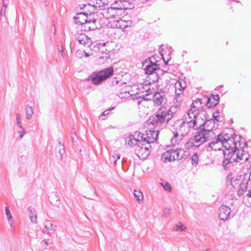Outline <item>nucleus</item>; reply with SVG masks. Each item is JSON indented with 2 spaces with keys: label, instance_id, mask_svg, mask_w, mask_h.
Listing matches in <instances>:
<instances>
[{
  "label": "nucleus",
  "instance_id": "f8f14e48",
  "mask_svg": "<svg viewBox=\"0 0 251 251\" xmlns=\"http://www.w3.org/2000/svg\"><path fill=\"white\" fill-rule=\"evenodd\" d=\"M75 38L78 41L79 44L84 45L85 47H90L92 44V41L87 35L83 33H77L75 35Z\"/></svg>",
  "mask_w": 251,
  "mask_h": 251
},
{
  "label": "nucleus",
  "instance_id": "a19ab883",
  "mask_svg": "<svg viewBox=\"0 0 251 251\" xmlns=\"http://www.w3.org/2000/svg\"><path fill=\"white\" fill-rule=\"evenodd\" d=\"M125 21L124 20H118L117 22L116 26L117 28H125L128 26L127 25H125Z\"/></svg>",
  "mask_w": 251,
  "mask_h": 251
},
{
  "label": "nucleus",
  "instance_id": "13d9d810",
  "mask_svg": "<svg viewBox=\"0 0 251 251\" xmlns=\"http://www.w3.org/2000/svg\"><path fill=\"white\" fill-rule=\"evenodd\" d=\"M140 91H142V89H143L142 90V92H144V91L146 92V89H148V88H147V87H146V85H145L144 86H143L142 88H140Z\"/></svg>",
  "mask_w": 251,
  "mask_h": 251
},
{
  "label": "nucleus",
  "instance_id": "bb28decb",
  "mask_svg": "<svg viewBox=\"0 0 251 251\" xmlns=\"http://www.w3.org/2000/svg\"><path fill=\"white\" fill-rule=\"evenodd\" d=\"M146 87L148 88V89H146V94L145 95H143V99L145 100H151V98H149V96L152 94L153 92L152 90L150 89V86L148 85H146Z\"/></svg>",
  "mask_w": 251,
  "mask_h": 251
},
{
  "label": "nucleus",
  "instance_id": "9b49d317",
  "mask_svg": "<svg viewBox=\"0 0 251 251\" xmlns=\"http://www.w3.org/2000/svg\"><path fill=\"white\" fill-rule=\"evenodd\" d=\"M202 103L201 100L199 99H197L193 102L190 109L187 112V115L190 116V118H192L191 115H194L195 112L203 110V107L202 106Z\"/></svg>",
  "mask_w": 251,
  "mask_h": 251
},
{
  "label": "nucleus",
  "instance_id": "39448f33",
  "mask_svg": "<svg viewBox=\"0 0 251 251\" xmlns=\"http://www.w3.org/2000/svg\"><path fill=\"white\" fill-rule=\"evenodd\" d=\"M182 150L180 149L168 150L162 155L161 159L164 162H172L176 160H180L183 156L180 154Z\"/></svg>",
  "mask_w": 251,
  "mask_h": 251
},
{
  "label": "nucleus",
  "instance_id": "393cba45",
  "mask_svg": "<svg viewBox=\"0 0 251 251\" xmlns=\"http://www.w3.org/2000/svg\"><path fill=\"white\" fill-rule=\"evenodd\" d=\"M178 91L176 90L175 94L176 97L174 99V101H176V105L174 106L175 108L177 107H179L180 106V103L182 100V97L183 96V92H180V93H178Z\"/></svg>",
  "mask_w": 251,
  "mask_h": 251
},
{
  "label": "nucleus",
  "instance_id": "58836bf2",
  "mask_svg": "<svg viewBox=\"0 0 251 251\" xmlns=\"http://www.w3.org/2000/svg\"><path fill=\"white\" fill-rule=\"evenodd\" d=\"M106 48H105V55L100 57V59H105V60H108L110 58V55L109 54V53L112 50L109 48L108 47H106Z\"/></svg>",
  "mask_w": 251,
  "mask_h": 251
},
{
  "label": "nucleus",
  "instance_id": "473e14b6",
  "mask_svg": "<svg viewBox=\"0 0 251 251\" xmlns=\"http://www.w3.org/2000/svg\"><path fill=\"white\" fill-rule=\"evenodd\" d=\"M134 195L137 199V201L138 202H140V201L143 200V194L140 190H135L134 191Z\"/></svg>",
  "mask_w": 251,
  "mask_h": 251
},
{
  "label": "nucleus",
  "instance_id": "a18cd8bd",
  "mask_svg": "<svg viewBox=\"0 0 251 251\" xmlns=\"http://www.w3.org/2000/svg\"><path fill=\"white\" fill-rule=\"evenodd\" d=\"M138 137H140V139L141 140V142L142 143L143 142H146L145 144H147L148 143V139H147V136L146 135H147V133L146 132V134H141V136H140V134H138Z\"/></svg>",
  "mask_w": 251,
  "mask_h": 251
},
{
  "label": "nucleus",
  "instance_id": "aec40b11",
  "mask_svg": "<svg viewBox=\"0 0 251 251\" xmlns=\"http://www.w3.org/2000/svg\"><path fill=\"white\" fill-rule=\"evenodd\" d=\"M135 136V135H130L127 137L126 139V143L130 147L134 145L137 147L139 145H141V142L139 137L136 139Z\"/></svg>",
  "mask_w": 251,
  "mask_h": 251
},
{
  "label": "nucleus",
  "instance_id": "1a4fd4ad",
  "mask_svg": "<svg viewBox=\"0 0 251 251\" xmlns=\"http://www.w3.org/2000/svg\"><path fill=\"white\" fill-rule=\"evenodd\" d=\"M108 0H87L88 5H84V8H91V12L95 11V8L102 7L108 4Z\"/></svg>",
  "mask_w": 251,
  "mask_h": 251
},
{
  "label": "nucleus",
  "instance_id": "e2e57ef3",
  "mask_svg": "<svg viewBox=\"0 0 251 251\" xmlns=\"http://www.w3.org/2000/svg\"><path fill=\"white\" fill-rule=\"evenodd\" d=\"M8 0H7V1H8ZM6 2V0H3V2Z\"/></svg>",
  "mask_w": 251,
  "mask_h": 251
},
{
  "label": "nucleus",
  "instance_id": "c85d7f7f",
  "mask_svg": "<svg viewBox=\"0 0 251 251\" xmlns=\"http://www.w3.org/2000/svg\"><path fill=\"white\" fill-rule=\"evenodd\" d=\"M46 226L47 228H50V230L47 232V234L51 235L55 234V230L54 229L53 226L50 221H47L46 222Z\"/></svg>",
  "mask_w": 251,
  "mask_h": 251
},
{
  "label": "nucleus",
  "instance_id": "79ce46f5",
  "mask_svg": "<svg viewBox=\"0 0 251 251\" xmlns=\"http://www.w3.org/2000/svg\"><path fill=\"white\" fill-rule=\"evenodd\" d=\"M240 183H241V180L240 179L234 177L231 178V184L233 187H235L236 185H239Z\"/></svg>",
  "mask_w": 251,
  "mask_h": 251
},
{
  "label": "nucleus",
  "instance_id": "603ef678",
  "mask_svg": "<svg viewBox=\"0 0 251 251\" xmlns=\"http://www.w3.org/2000/svg\"><path fill=\"white\" fill-rule=\"evenodd\" d=\"M22 129L21 131H18V132L20 133V139H22L23 138V137L24 136V135L26 133V130L24 128H23V129Z\"/></svg>",
  "mask_w": 251,
  "mask_h": 251
},
{
  "label": "nucleus",
  "instance_id": "f704fd0d",
  "mask_svg": "<svg viewBox=\"0 0 251 251\" xmlns=\"http://www.w3.org/2000/svg\"><path fill=\"white\" fill-rule=\"evenodd\" d=\"M199 160V155L197 153H195L191 157V162L193 165L196 167L198 164Z\"/></svg>",
  "mask_w": 251,
  "mask_h": 251
},
{
  "label": "nucleus",
  "instance_id": "338daca9",
  "mask_svg": "<svg viewBox=\"0 0 251 251\" xmlns=\"http://www.w3.org/2000/svg\"><path fill=\"white\" fill-rule=\"evenodd\" d=\"M138 104H140V101H138Z\"/></svg>",
  "mask_w": 251,
  "mask_h": 251
},
{
  "label": "nucleus",
  "instance_id": "f3484780",
  "mask_svg": "<svg viewBox=\"0 0 251 251\" xmlns=\"http://www.w3.org/2000/svg\"><path fill=\"white\" fill-rule=\"evenodd\" d=\"M156 130H147V135H146L147 139H148V143L150 145L151 143H154L156 141H157L158 139V134L159 133V130L160 129H158L157 128H156Z\"/></svg>",
  "mask_w": 251,
  "mask_h": 251
},
{
  "label": "nucleus",
  "instance_id": "f03ea898",
  "mask_svg": "<svg viewBox=\"0 0 251 251\" xmlns=\"http://www.w3.org/2000/svg\"><path fill=\"white\" fill-rule=\"evenodd\" d=\"M174 106L167 107L161 105L152 116L151 123L158 129H162L168 126H172L174 117L176 114Z\"/></svg>",
  "mask_w": 251,
  "mask_h": 251
},
{
  "label": "nucleus",
  "instance_id": "dca6fc26",
  "mask_svg": "<svg viewBox=\"0 0 251 251\" xmlns=\"http://www.w3.org/2000/svg\"><path fill=\"white\" fill-rule=\"evenodd\" d=\"M97 20L91 18L88 19L87 22L84 24L81 27V30H83L85 31H88L90 30H94L98 28L97 26L96 25Z\"/></svg>",
  "mask_w": 251,
  "mask_h": 251
},
{
  "label": "nucleus",
  "instance_id": "5fc2aeb1",
  "mask_svg": "<svg viewBox=\"0 0 251 251\" xmlns=\"http://www.w3.org/2000/svg\"><path fill=\"white\" fill-rule=\"evenodd\" d=\"M21 115L19 113L16 114V122L21 121Z\"/></svg>",
  "mask_w": 251,
  "mask_h": 251
},
{
  "label": "nucleus",
  "instance_id": "b1692460",
  "mask_svg": "<svg viewBox=\"0 0 251 251\" xmlns=\"http://www.w3.org/2000/svg\"><path fill=\"white\" fill-rule=\"evenodd\" d=\"M186 86V83L184 80H179L175 84L176 90L183 92Z\"/></svg>",
  "mask_w": 251,
  "mask_h": 251
},
{
  "label": "nucleus",
  "instance_id": "3c124183",
  "mask_svg": "<svg viewBox=\"0 0 251 251\" xmlns=\"http://www.w3.org/2000/svg\"><path fill=\"white\" fill-rule=\"evenodd\" d=\"M109 44H110V43H109L108 42L104 43L102 44V46L100 48V51L101 52H103L105 54V48H106V47H108V45Z\"/></svg>",
  "mask_w": 251,
  "mask_h": 251
},
{
  "label": "nucleus",
  "instance_id": "7c9ffc66",
  "mask_svg": "<svg viewBox=\"0 0 251 251\" xmlns=\"http://www.w3.org/2000/svg\"><path fill=\"white\" fill-rule=\"evenodd\" d=\"M114 109V107H112L109 109H107L106 110H105L104 111H103L102 114L100 116V119H101L102 120H104L105 119H106V117L107 116H108L109 115H110L111 113V111L112 110H113Z\"/></svg>",
  "mask_w": 251,
  "mask_h": 251
},
{
  "label": "nucleus",
  "instance_id": "a878e982",
  "mask_svg": "<svg viewBox=\"0 0 251 251\" xmlns=\"http://www.w3.org/2000/svg\"><path fill=\"white\" fill-rule=\"evenodd\" d=\"M248 181H246V182H243L240 183L239 184V188L238 192V194L240 196H241L244 194L245 191L246 190L247 188V184Z\"/></svg>",
  "mask_w": 251,
  "mask_h": 251
},
{
  "label": "nucleus",
  "instance_id": "69168bd1",
  "mask_svg": "<svg viewBox=\"0 0 251 251\" xmlns=\"http://www.w3.org/2000/svg\"><path fill=\"white\" fill-rule=\"evenodd\" d=\"M86 56H89V54H88L87 53H86Z\"/></svg>",
  "mask_w": 251,
  "mask_h": 251
},
{
  "label": "nucleus",
  "instance_id": "20e7f679",
  "mask_svg": "<svg viewBox=\"0 0 251 251\" xmlns=\"http://www.w3.org/2000/svg\"><path fill=\"white\" fill-rule=\"evenodd\" d=\"M114 72V67L111 66L100 71L93 72L90 76V79L94 85H99L112 77Z\"/></svg>",
  "mask_w": 251,
  "mask_h": 251
},
{
  "label": "nucleus",
  "instance_id": "6e6552de",
  "mask_svg": "<svg viewBox=\"0 0 251 251\" xmlns=\"http://www.w3.org/2000/svg\"><path fill=\"white\" fill-rule=\"evenodd\" d=\"M188 126L185 122L183 120L178 127L176 128V132H174V138L176 139L180 135L181 137L180 139L181 140L183 137L188 135L191 132Z\"/></svg>",
  "mask_w": 251,
  "mask_h": 251
},
{
  "label": "nucleus",
  "instance_id": "4be33fe9",
  "mask_svg": "<svg viewBox=\"0 0 251 251\" xmlns=\"http://www.w3.org/2000/svg\"><path fill=\"white\" fill-rule=\"evenodd\" d=\"M29 212V216L30 222L33 224H37V213L34 208L32 206H29L28 208Z\"/></svg>",
  "mask_w": 251,
  "mask_h": 251
},
{
  "label": "nucleus",
  "instance_id": "09e8293b",
  "mask_svg": "<svg viewBox=\"0 0 251 251\" xmlns=\"http://www.w3.org/2000/svg\"><path fill=\"white\" fill-rule=\"evenodd\" d=\"M7 2H3V4H2V7L1 8V10H0V14L1 15H5L6 9L7 8Z\"/></svg>",
  "mask_w": 251,
  "mask_h": 251
},
{
  "label": "nucleus",
  "instance_id": "774afa93",
  "mask_svg": "<svg viewBox=\"0 0 251 251\" xmlns=\"http://www.w3.org/2000/svg\"><path fill=\"white\" fill-rule=\"evenodd\" d=\"M205 251H209L208 249L206 250Z\"/></svg>",
  "mask_w": 251,
  "mask_h": 251
},
{
  "label": "nucleus",
  "instance_id": "423d86ee",
  "mask_svg": "<svg viewBox=\"0 0 251 251\" xmlns=\"http://www.w3.org/2000/svg\"><path fill=\"white\" fill-rule=\"evenodd\" d=\"M135 152L139 158L145 159L151 153V146L149 144H144L141 142V145H139L136 147Z\"/></svg>",
  "mask_w": 251,
  "mask_h": 251
},
{
  "label": "nucleus",
  "instance_id": "c756f323",
  "mask_svg": "<svg viewBox=\"0 0 251 251\" xmlns=\"http://www.w3.org/2000/svg\"><path fill=\"white\" fill-rule=\"evenodd\" d=\"M250 198H251V190H249V193L244 197L243 202L245 203V204L248 206L250 207L251 206V203L249 201V199Z\"/></svg>",
  "mask_w": 251,
  "mask_h": 251
},
{
  "label": "nucleus",
  "instance_id": "c9c22d12",
  "mask_svg": "<svg viewBox=\"0 0 251 251\" xmlns=\"http://www.w3.org/2000/svg\"><path fill=\"white\" fill-rule=\"evenodd\" d=\"M186 227L183 225L182 223H178L177 225H176L173 228V230L174 231H178L180 230V231H184L186 229Z\"/></svg>",
  "mask_w": 251,
  "mask_h": 251
},
{
  "label": "nucleus",
  "instance_id": "9d476101",
  "mask_svg": "<svg viewBox=\"0 0 251 251\" xmlns=\"http://www.w3.org/2000/svg\"><path fill=\"white\" fill-rule=\"evenodd\" d=\"M216 124L214 122V120L212 118L207 120L203 123V127L202 130L203 132H211L212 134V138L215 136L214 132L212 131L214 128H217L218 127V124L215 126Z\"/></svg>",
  "mask_w": 251,
  "mask_h": 251
},
{
  "label": "nucleus",
  "instance_id": "4d7b16f0",
  "mask_svg": "<svg viewBox=\"0 0 251 251\" xmlns=\"http://www.w3.org/2000/svg\"><path fill=\"white\" fill-rule=\"evenodd\" d=\"M16 123H17V126L20 128L21 129H23V127H22V126L21 125V121H19V122H16Z\"/></svg>",
  "mask_w": 251,
  "mask_h": 251
},
{
  "label": "nucleus",
  "instance_id": "680f3d73",
  "mask_svg": "<svg viewBox=\"0 0 251 251\" xmlns=\"http://www.w3.org/2000/svg\"><path fill=\"white\" fill-rule=\"evenodd\" d=\"M58 143H59V144L61 146H62V148H63V150H64V149H65V148H64V145H63V144H62L60 141H58Z\"/></svg>",
  "mask_w": 251,
  "mask_h": 251
},
{
  "label": "nucleus",
  "instance_id": "37998d69",
  "mask_svg": "<svg viewBox=\"0 0 251 251\" xmlns=\"http://www.w3.org/2000/svg\"><path fill=\"white\" fill-rule=\"evenodd\" d=\"M88 5V3L82 4V7H80V8L83 10V12L88 13V14L89 15V17L91 18V15L94 13V11L91 12V8H84V5Z\"/></svg>",
  "mask_w": 251,
  "mask_h": 251
},
{
  "label": "nucleus",
  "instance_id": "6e6d98bb",
  "mask_svg": "<svg viewBox=\"0 0 251 251\" xmlns=\"http://www.w3.org/2000/svg\"><path fill=\"white\" fill-rule=\"evenodd\" d=\"M249 175V180H250V176H251V170H249L248 171V173L247 174H246L244 176V177L245 178L246 176H247L248 175Z\"/></svg>",
  "mask_w": 251,
  "mask_h": 251
},
{
  "label": "nucleus",
  "instance_id": "cd10ccee",
  "mask_svg": "<svg viewBox=\"0 0 251 251\" xmlns=\"http://www.w3.org/2000/svg\"><path fill=\"white\" fill-rule=\"evenodd\" d=\"M5 214L7 216V218L9 222V225L11 227H13V224L14 223L12 217L9 209V207L6 206L5 208Z\"/></svg>",
  "mask_w": 251,
  "mask_h": 251
},
{
  "label": "nucleus",
  "instance_id": "2eb2a0df",
  "mask_svg": "<svg viewBox=\"0 0 251 251\" xmlns=\"http://www.w3.org/2000/svg\"><path fill=\"white\" fill-rule=\"evenodd\" d=\"M90 18V17H88V13L84 12L78 13L74 17L75 23L81 25L82 26Z\"/></svg>",
  "mask_w": 251,
  "mask_h": 251
},
{
  "label": "nucleus",
  "instance_id": "864d4df0",
  "mask_svg": "<svg viewBox=\"0 0 251 251\" xmlns=\"http://www.w3.org/2000/svg\"><path fill=\"white\" fill-rule=\"evenodd\" d=\"M50 230V228H47L46 226V223L45 224V227L43 229V232L44 234H47V232Z\"/></svg>",
  "mask_w": 251,
  "mask_h": 251
},
{
  "label": "nucleus",
  "instance_id": "a211bd4d",
  "mask_svg": "<svg viewBox=\"0 0 251 251\" xmlns=\"http://www.w3.org/2000/svg\"><path fill=\"white\" fill-rule=\"evenodd\" d=\"M152 98L154 105L155 106L161 105L166 100V97L163 93H161L158 92H156L153 94Z\"/></svg>",
  "mask_w": 251,
  "mask_h": 251
},
{
  "label": "nucleus",
  "instance_id": "de8ad7c7",
  "mask_svg": "<svg viewBox=\"0 0 251 251\" xmlns=\"http://www.w3.org/2000/svg\"><path fill=\"white\" fill-rule=\"evenodd\" d=\"M52 243V241L49 239H45L41 241V244L43 246H45L44 249H47L46 247Z\"/></svg>",
  "mask_w": 251,
  "mask_h": 251
},
{
  "label": "nucleus",
  "instance_id": "e433bc0d",
  "mask_svg": "<svg viewBox=\"0 0 251 251\" xmlns=\"http://www.w3.org/2000/svg\"><path fill=\"white\" fill-rule=\"evenodd\" d=\"M33 114L32 107H27L26 110V118L27 120H30Z\"/></svg>",
  "mask_w": 251,
  "mask_h": 251
},
{
  "label": "nucleus",
  "instance_id": "ddd939ff",
  "mask_svg": "<svg viewBox=\"0 0 251 251\" xmlns=\"http://www.w3.org/2000/svg\"><path fill=\"white\" fill-rule=\"evenodd\" d=\"M120 10V8L116 7H108V8L103 9L101 14L103 17L109 19L110 18H115L118 15L117 11Z\"/></svg>",
  "mask_w": 251,
  "mask_h": 251
},
{
  "label": "nucleus",
  "instance_id": "0eeeda50",
  "mask_svg": "<svg viewBox=\"0 0 251 251\" xmlns=\"http://www.w3.org/2000/svg\"><path fill=\"white\" fill-rule=\"evenodd\" d=\"M145 63H148L144 69L146 74L154 75L155 71L159 70V65L155 60L154 57L149 58Z\"/></svg>",
  "mask_w": 251,
  "mask_h": 251
},
{
  "label": "nucleus",
  "instance_id": "c03bdc74",
  "mask_svg": "<svg viewBox=\"0 0 251 251\" xmlns=\"http://www.w3.org/2000/svg\"><path fill=\"white\" fill-rule=\"evenodd\" d=\"M119 83L117 84V86H116V89H119L121 90L122 88H123L125 86H126V83L124 82L121 79H120Z\"/></svg>",
  "mask_w": 251,
  "mask_h": 251
},
{
  "label": "nucleus",
  "instance_id": "bf43d9fd",
  "mask_svg": "<svg viewBox=\"0 0 251 251\" xmlns=\"http://www.w3.org/2000/svg\"><path fill=\"white\" fill-rule=\"evenodd\" d=\"M143 3H148V4H150L149 1L150 0H142Z\"/></svg>",
  "mask_w": 251,
  "mask_h": 251
},
{
  "label": "nucleus",
  "instance_id": "4c0bfd02",
  "mask_svg": "<svg viewBox=\"0 0 251 251\" xmlns=\"http://www.w3.org/2000/svg\"><path fill=\"white\" fill-rule=\"evenodd\" d=\"M193 119L194 121L197 122L196 125L197 126L198 129L200 128L201 130H202L203 127V123L204 121L202 120H199L198 118L195 119V118H193Z\"/></svg>",
  "mask_w": 251,
  "mask_h": 251
},
{
  "label": "nucleus",
  "instance_id": "0e129e2a",
  "mask_svg": "<svg viewBox=\"0 0 251 251\" xmlns=\"http://www.w3.org/2000/svg\"><path fill=\"white\" fill-rule=\"evenodd\" d=\"M59 153L61 154V149H59Z\"/></svg>",
  "mask_w": 251,
  "mask_h": 251
},
{
  "label": "nucleus",
  "instance_id": "7ed1b4c3",
  "mask_svg": "<svg viewBox=\"0 0 251 251\" xmlns=\"http://www.w3.org/2000/svg\"><path fill=\"white\" fill-rule=\"evenodd\" d=\"M212 139L211 132H204L202 130L198 131L196 134L190 138L185 144V148L189 150L193 147L199 148L201 145Z\"/></svg>",
  "mask_w": 251,
  "mask_h": 251
},
{
  "label": "nucleus",
  "instance_id": "052dcab7",
  "mask_svg": "<svg viewBox=\"0 0 251 251\" xmlns=\"http://www.w3.org/2000/svg\"><path fill=\"white\" fill-rule=\"evenodd\" d=\"M155 76H156V79H155V81H157L158 80V78H159V76H158V75L157 73L155 74ZM154 81H155V80H153Z\"/></svg>",
  "mask_w": 251,
  "mask_h": 251
},
{
  "label": "nucleus",
  "instance_id": "6ab92c4d",
  "mask_svg": "<svg viewBox=\"0 0 251 251\" xmlns=\"http://www.w3.org/2000/svg\"><path fill=\"white\" fill-rule=\"evenodd\" d=\"M219 96L218 95H212L207 98L206 106L208 108H211L217 105L219 102Z\"/></svg>",
  "mask_w": 251,
  "mask_h": 251
},
{
  "label": "nucleus",
  "instance_id": "f257e3e1",
  "mask_svg": "<svg viewBox=\"0 0 251 251\" xmlns=\"http://www.w3.org/2000/svg\"><path fill=\"white\" fill-rule=\"evenodd\" d=\"M228 131L221 133L208 145V147L214 151H220L225 148L223 167L225 170H227L235 162L241 164L247 163L250 156L249 152L243 150L244 147L247 146V142H244L242 146L241 140L237 142L240 137L235 135L232 131L228 130Z\"/></svg>",
  "mask_w": 251,
  "mask_h": 251
},
{
  "label": "nucleus",
  "instance_id": "2f4dec72",
  "mask_svg": "<svg viewBox=\"0 0 251 251\" xmlns=\"http://www.w3.org/2000/svg\"><path fill=\"white\" fill-rule=\"evenodd\" d=\"M120 158V155L117 152H114L113 154L110 156V160L111 162H113L115 165H116V162L118 159Z\"/></svg>",
  "mask_w": 251,
  "mask_h": 251
},
{
  "label": "nucleus",
  "instance_id": "ea45409f",
  "mask_svg": "<svg viewBox=\"0 0 251 251\" xmlns=\"http://www.w3.org/2000/svg\"><path fill=\"white\" fill-rule=\"evenodd\" d=\"M219 112H217V113H214L212 115V119L214 120V122L216 125L217 122H222L223 120L222 117L219 115Z\"/></svg>",
  "mask_w": 251,
  "mask_h": 251
},
{
  "label": "nucleus",
  "instance_id": "412c9836",
  "mask_svg": "<svg viewBox=\"0 0 251 251\" xmlns=\"http://www.w3.org/2000/svg\"><path fill=\"white\" fill-rule=\"evenodd\" d=\"M192 118H198L199 120H202L204 122L208 118L207 112L204 110H201L191 115Z\"/></svg>",
  "mask_w": 251,
  "mask_h": 251
},
{
  "label": "nucleus",
  "instance_id": "72a5a7b5",
  "mask_svg": "<svg viewBox=\"0 0 251 251\" xmlns=\"http://www.w3.org/2000/svg\"><path fill=\"white\" fill-rule=\"evenodd\" d=\"M161 185L165 190L169 192H171L172 191V186L169 182L163 181L161 182Z\"/></svg>",
  "mask_w": 251,
  "mask_h": 251
},
{
  "label": "nucleus",
  "instance_id": "5701e85b",
  "mask_svg": "<svg viewBox=\"0 0 251 251\" xmlns=\"http://www.w3.org/2000/svg\"><path fill=\"white\" fill-rule=\"evenodd\" d=\"M185 122V123L188 126L189 129L191 131L192 129L197 130L198 129V126L196 125L197 123L196 122H195L193 118H190V116H189V118L187 119V118L184 120Z\"/></svg>",
  "mask_w": 251,
  "mask_h": 251
},
{
  "label": "nucleus",
  "instance_id": "8fccbe9b",
  "mask_svg": "<svg viewBox=\"0 0 251 251\" xmlns=\"http://www.w3.org/2000/svg\"><path fill=\"white\" fill-rule=\"evenodd\" d=\"M170 214V208H165L163 210L162 213V216L163 217H168Z\"/></svg>",
  "mask_w": 251,
  "mask_h": 251
},
{
  "label": "nucleus",
  "instance_id": "49530a36",
  "mask_svg": "<svg viewBox=\"0 0 251 251\" xmlns=\"http://www.w3.org/2000/svg\"><path fill=\"white\" fill-rule=\"evenodd\" d=\"M120 76H119V77H115L113 78L112 81H111V85L112 86H114V87H115L116 86H117V84H118V83L120 79Z\"/></svg>",
  "mask_w": 251,
  "mask_h": 251
},
{
  "label": "nucleus",
  "instance_id": "4468645a",
  "mask_svg": "<svg viewBox=\"0 0 251 251\" xmlns=\"http://www.w3.org/2000/svg\"><path fill=\"white\" fill-rule=\"evenodd\" d=\"M230 212L229 207L223 205L219 209V217L221 220L225 221L228 219Z\"/></svg>",
  "mask_w": 251,
  "mask_h": 251
}]
</instances>
